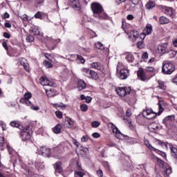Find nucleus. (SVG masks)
I'll return each instance as SVG.
<instances>
[{
	"instance_id": "f257e3e1",
	"label": "nucleus",
	"mask_w": 177,
	"mask_h": 177,
	"mask_svg": "<svg viewBox=\"0 0 177 177\" xmlns=\"http://www.w3.org/2000/svg\"><path fill=\"white\" fill-rule=\"evenodd\" d=\"M91 10L94 15V17L97 19H107V14L105 13L103 7L98 3H93L91 4Z\"/></svg>"
},
{
	"instance_id": "f03ea898",
	"label": "nucleus",
	"mask_w": 177,
	"mask_h": 177,
	"mask_svg": "<svg viewBox=\"0 0 177 177\" xmlns=\"http://www.w3.org/2000/svg\"><path fill=\"white\" fill-rule=\"evenodd\" d=\"M32 97V94L31 93L28 92L26 93L24 95V98L20 100V102L23 103V104H26L28 107H30L31 110H34L35 111H38L39 110V106H35L32 103L30 102V99Z\"/></svg>"
},
{
	"instance_id": "7ed1b4c3",
	"label": "nucleus",
	"mask_w": 177,
	"mask_h": 177,
	"mask_svg": "<svg viewBox=\"0 0 177 177\" xmlns=\"http://www.w3.org/2000/svg\"><path fill=\"white\" fill-rule=\"evenodd\" d=\"M175 71V65L169 61L162 62V73L166 75H171Z\"/></svg>"
},
{
	"instance_id": "20e7f679",
	"label": "nucleus",
	"mask_w": 177,
	"mask_h": 177,
	"mask_svg": "<svg viewBox=\"0 0 177 177\" xmlns=\"http://www.w3.org/2000/svg\"><path fill=\"white\" fill-rule=\"evenodd\" d=\"M117 73H118V77L120 80H127L128 78V75L129 74V71L127 70L122 64H118L117 66Z\"/></svg>"
},
{
	"instance_id": "39448f33",
	"label": "nucleus",
	"mask_w": 177,
	"mask_h": 177,
	"mask_svg": "<svg viewBox=\"0 0 177 177\" xmlns=\"http://www.w3.org/2000/svg\"><path fill=\"white\" fill-rule=\"evenodd\" d=\"M31 135H32V131L30 129V126H26L20 133V136L24 142L30 140Z\"/></svg>"
},
{
	"instance_id": "423d86ee",
	"label": "nucleus",
	"mask_w": 177,
	"mask_h": 177,
	"mask_svg": "<svg viewBox=\"0 0 177 177\" xmlns=\"http://www.w3.org/2000/svg\"><path fill=\"white\" fill-rule=\"evenodd\" d=\"M115 91L118 95L121 97H124L126 95H129L131 93L130 87H117Z\"/></svg>"
},
{
	"instance_id": "0eeeda50",
	"label": "nucleus",
	"mask_w": 177,
	"mask_h": 177,
	"mask_svg": "<svg viewBox=\"0 0 177 177\" xmlns=\"http://www.w3.org/2000/svg\"><path fill=\"white\" fill-rule=\"evenodd\" d=\"M151 32H153V26L151 24H147L140 37L142 39H145V38H146V35H150Z\"/></svg>"
},
{
	"instance_id": "6e6552de",
	"label": "nucleus",
	"mask_w": 177,
	"mask_h": 177,
	"mask_svg": "<svg viewBox=\"0 0 177 177\" xmlns=\"http://www.w3.org/2000/svg\"><path fill=\"white\" fill-rule=\"evenodd\" d=\"M142 115L147 120H153V118H156L157 114H156V113L153 112L152 111L147 109L143 111Z\"/></svg>"
},
{
	"instance_id": "1a4fd4ad",
	"label": "nucleus",
	"mask_w": 177,
	"mask_h": 177,
	"mask_svg": "<svg viewBox=\"0 0 177 177\" xmlns=\"http://www.w3.org/2000/svg\"><path fill=\"white\" fill-rule=\"evenodd\" d=\"M137 75L140 81H147L149 80V77H147L145 71H143V68H139L137 72Z\"/></svg>"
},
{
	"instance_id": "9d476101",
	"label": "nucleus",
	"mask_w": 177,
	"mask_h": 177,
	"mask_svg": "<svg viewBox=\"0 0 177 177\" xmlns=\"http://www.w3.org/2000/svg\"><path fill=\"white\" fill-rule=\"evenodd\" d=\"M39 153L43 156V157H49L50 156V149L41 147L39 149Z\"/></svg>"
},
{
	"instance_id": "9b49d317",
	"label": "nucleus",
	"mask_w": 177,
	"mask_h": 177,
	"mask_svg": "<svg viewBox=\"0 0 177 177\" xmlns=\"http://www.w3.org/2000/svg\"><path fill=\"white\" fill-rule=\"evenodd\" d=\"M126 34H127L129 38L132 39V41H136V39L139 38V32H138V30H132L129 32H126Z\"/></svg>"
},
{
	"instance_id": "f8f14e48",
	"label": "nucleus",
	"mask_w": 177,
	"mask_h": 177,
	"mask_svg": "<svg viewBox=\"0 0 177 177\" xmlns=\"http://www.w3.org/2000/svg\"><path fill=\"white\" fill-rule=\"evenodd\" d=\"M161 9L162 11L164 12V13H165V15H167V16H173L175 12L174 9H172V8L167 7L165 6H162Z\"/></svg>"
},
{
	"instance_id": "ddd939ff",
	"label": "nucleus",
	"mask_w": 177,
	"mask_h": 177,
	"mask_svg": "<svg viewBox=\"0 0 177 177\" xmlns=\"http://www.w3.org/2000/svg\"><path fill=\"white\" fill-rule=\"evenodd\" d=\"M41 84L43 86H55V82L45 77H41Z\"/></svg>"
},
{
	"instance_id": "4468645a",
	"label": "nucleus",
	"mask_w": 177,
	"mask_h": 177,
	"mask_svg": "<svg viewBox=\"0 0 177 177\" xmlns=\"http://www.w3.org/2000/svg\"><path fill=\"white\" fill-rule=\"evenodd\" d=\"M113 133H114L115 138L118 139H122L124 138V135L120 131L117 127L113 125L112 126Z\"/></svg>"
},
{
	"instance_id": "2eb2a0df",
	"label": "nucleus",
	"mask_w": 177,
	"mask_h": 177,
	"mask_svg": "<svg viewBox=\"0 0 177 177\" xmlns=\"http://www.w3.org/2000/svg\"><path fill=\"white\" fill-rule=\"evenodd\" d=\"M71 5L75 10H81V1L80 0H71Z\"/></svg>"
},
{
	"instance_id": "dca6fc26",
	"label": "nucleus",
	"mask_w": 177,
	"mask_h": 177,
	"mask_svg": "<svg viewBox=\"0 0 177 177\" xmlns=\"http://www.w3.org/2000/svg\"><path fill=\"white\" fill-rule=\"evenodd\" d=\"M145 143L147 147H148V149H150V150H153V151H156V153H160V154H162V156L163 157H166L165 153L161 152L156 148H154V147L151 146V145L150 144V142H149V140H145Z\"/></svg>"
},
{
	"instance_id": "f3484780",
	"label": "nucleus",
	"mask_w": 177,
	"mask_h": 177,
	"mask_svg": "<svg viewBox=\"0 0 177 177\" xmlns=\"http://www.w3.org/2000/svg\"><path fill=\"white\" fill-rule=\"evenodd\" d=\"M54 169L55 175H57V174H62V172H63L61 162H57L55 164H54Z\"/></svg>"
},
{
	"instance_id": "a211bd4d",
	"label": "nucleus",
	"mask_w": 177,
	"mask_h": 177,
	"mask_svg": "<svg viewBox=\"0 0 177 177\" xmlns=\"http://www.w3.org/2000/svg\"><path fill=\"white\" fill-rule=\"evenodd\" d=\"M156 52L159 55H164V53L167 52V45L162 44V45L158 46L156 50Z\"/></svg>"
},
{
	"instance_id": "6ab92c4d",
	"label": "nucleus",
	"mask_w": 177,
	"mask_h": 177,
	"mask_svg": "<svg viewBox=\"0 0 177 177\" xmlns=\"http://www.w3.org/2000/svg\"><path fill=\"white\" fill-rule=\"evenodd\" d=\"M19 62L21 63V65L23 66V67L26 71H30V66L28 65V62H27L26 59L20 58Z\"/></svg>"
},
{
	"instance_id": "aec40b11",
	"label": "nucleus",
	"mask_w": 177,
	"mask_h": 177,
	"mask_svg": "<svg viewBox=\"0 0 177 177\" xmlns=\"http://www.w3.org/2000/svg\"><path fill=\"white\" fill-rule=\"evenodd\" d=\"M46 93L48 97H53L57 95V91L55 88L46 89Z\"/></svg>"
},
{
	"instance_id": "412c9836",
	"label": "nucleus",
	"mask_w": 177,
	"mask_h": 177,
	"mask_svg": "<svg viewBox=\"0 0 177 177\" xmlns=\"http://www.w3.org/2000/svg\"><path fill=\"white\" fill-rule=\"evenodd\" d=\"M169 147L171 150V154L174 158H177V148L174 147V145L169 144Z\"/></svg>"
},
{
	"instance_id": "4be33fe9",
	"label": "nucleus",
	"mask_w": 177,
	"mask_h": 177,
	"mask_svg": "<svg viewBox=\"0 0 177 177\" xmlns=\"http://www.w3.org/2000/svg\"><path fill=\"white\" fill-rule=\"evenodd\" d=\"M82 73L84 75H85V77H87V78H90L92 70L88 68H82Z\"/></svg>"
},
{
	"instance_id": "5701e85b",
	"label": "nucleus",
	"mask_w": 177,
	"mask_h": 177,
	"mask_svg": "<svg viewBox=\"0 0 177 177\" xmlns=\"http://www.w3.org/2000/svg\"><path fill=\"white\" fill-rule=\"evenodd\" d=\"M77 88L79 91H82V89H85L86 88V84L83 80H79L77 82Z\"/></svg>"
},
{
	"instance_id": "b1692460",
	"label": "nucleus",
	"mask_w": 177,
	"mask_h": 177,
	"mask_svg": "<svg viewBox=\"0 0 177 177\" xmlns=\"http://www.w3.org/2000/svg\"><path fill=\"white\" fill-rule=\"evenodd\" d=\"M126 60L129 62V63H133L135 61V57H133V55L131 53H127L126 54Z\"/></svg>"
},
{
	"instance_id": "393cba45",
	"label": "nucleus",
	"mask_w": 177,
	"mask_h": 177,
	"mask_svg": "<svg viewBox=\"0 0 177 177\" xmlns=\"http://www.w3.org/2000/svg\"><path fill=\"white\" fill-rule=\"evenodd\" d=\"M171 21L169 19L166 17L162 16L159 18V23L160 24H168Z\"/></svg>"
},
{
	"instance_id": "a878e982",
	"label": "nucleus",
	"mask_w": 177,
	"mask_h": 177,
	"mask_svg": "<svg viewBox=\"0 0 177 177\" xmlns=\"http://www.w3.org/2000/svg\"><path fill=\"white\" fill-rule=\"evenodd\" d=\"M91 68H95V70H102V68H103V66L99 62H93L91 64Z\"/></svg>"
},
{
	"instance_id": "bb28decb",
	"label": "nucleus",
	"mask_w": 177,
	"mask_h": 177,
	"mask_svg": "<svg viewBox=\"0 0 177 177\" xmlns=\"http://www.w3.org/2000/svg\"><path fill=\"white\" fill-rule=\"evenodd\" d=\"M148 129L150 131V132H156V131L158 129V127L156 124V123H153L148 126Z\"/></svg>"
},
{
	"instance_id": "cd10ccee",
	"label": "nucleus",
	"mask_w": 177,
	"mask_h": 177,
	"mask_svg": "<svg viewBox=\"0 0 177 177\" xmlns=\"http://www.w3.org/2000/svg\"><path fill=\"white\" fill-rule=\"evenodd\" d=\"M156 7V3L153 1H149L146 6L145 8L147 9V10H151V9H153V8Z\"/></svg>"
},
{
	"instance_id": "c85d7f7f",
	"label": "nucleus",
	"mask_w": 177,
	"mask_h": 177,
	"mask_svg": "<svg viewBox=\"0 0 177 177\" xmlns=\"http://www.w3.org/2000/svg\"><path fill=\"white\" fill-rule=\"evenodd\" d=\"M32 32L35 35H39L40 37L44 36V32H39V29L37 27H35L32 29Z\"/></svg>"
},
{
	"instance_id": "c756f323",
	"label": "nucleus",
	"mask_w": 177,
	"mask_h": 177,
	"mask_svg": "<svg viewBox=\"0 0 177 177\" xmlns=\"http://www.w3.org/2000/svg\"><path fill=\"white\" fill-rule=\"evenodd\" d=\"M89 78H91V80H99V75L95 71H91Z\"/></svg>"
},
{
	"instance_id": "7c9ffc66",
	"label": "nucleus",
	"mask_w": 177,
	"mask_h": 177,
	"mask_svg": "<svg viewBox=\"0 0 177 177\" xmlns=\"http://www.w3.org/2000/svg\"><path fill=\"white\" fill-rule=\"evenodd\" d=\"M95 46L97 49H100V50H104V46L103 45V44H102V42L100 41H97L95 44Z\"/></svg>"
},
{
	"instance_id": "2f4dec72",
	"label": "nucleus",
	"mask_w": 177,
	"mask_h": 177,
	"mask_svg": "<svg viewBox=\"0 0 177 177\" xmlns=\"http://www.w3.org/2000/svg\"><path fill=\"white\" fill-rule=\"evenodd\" d=\"M53 131H54L55 133H60V132H62V125L61 124H57L54 127Z\"/></svg>"
},
{
	"instance_id": "473e14b6",
	"label": "nucleus",
	"mask_w": 177,
	"mask_h": 177,
	"mask_svg": "<svg viewBox=\"0 0 177 177\" xmlns=\"http://www.w3.org/2000/svg\"><path fill=\"white\" fill-rule=\"evenodd\" d=\"M19 17L21 20H23V21H30V20H31V18H30L28 15L26 14L21 15Z\"/></svg>"
},
{
	"instance_id": "72a5a7b5",
	"label": "nucleus",
	"mask_w": 177,
	"mask_h": 177,
	"mask_svg": "<svg viewBox=\"0 0 177 177\" xmlns=\"http://www.w3.org/2000/svg\"><path fill=\"white\" fill-rule=\"evenodd\" d=\"M154 161H156V162H158V164L160 165V167H164V161H162L161 159L157 158V157H154L153 158Z\"/></svg>"
},
{
	"instance_id": "f704fd0d",
	"label": "nucleus",
	"mask_w": 177,
	"mask_h": 177,
	"mask_svg": "<svg viewBox=\"0 0 177 177\" xmlns=\"http://www.w3.org/2000/svg\"><path fill=\"white\" fill-rule=\"evenodd\" d=\"M171 174H172V169H171V168H167V169L165 171L163 175H164V176H165V177H168V176H169V175H171Z\"/></svg>"
},
{
	"instance_id": "c9c22d12",
	"label": "nucleus",
	"mask_w": 177,
	"mask_h": 177,
	"mask_svg": "<svg viewBox=\"0 0 177 177\" xmlns=\"http://www.w3.org/2000/svg\"><path fill=\"white\" fill-rule=\"evenodd\" d=\"M54 107H56L57 109L62 108V109H66L67 107V105L63 104V103H59V104H53Z\"/></svg>"
},
{
	"instance_id": "e433bc0d",
	"label": "nucleus",
	"mask_w": 177,
	"mask_h": 177,
	"mask_svg": "<svg viewBox=\"0 0 177 177\" xmlns=\"http://www.w3.org/2000/svg\"><path fill=\"white\" fill-rule=\"evenodd\" d=\"M43 64L46 67V68H52V67H53V64L49 62V61H44Z\"/></svg>"
},
{
	"instance_id": "4c0bfd02",
	"label": "nucleus",
	"mask_w": 177,
	"mask_h": 177,
	"mask_svg": "<svg viewBox=\"0 0 177 177\" xmlns=\"http://www.w3.org/2000/svg\"><path fill=\"white\" fill-rule=\"evenodd\" d=\"M68 128H73L74 127V121L71 118L67 119Z\"/></svg>"
},
{
	"instance_id": "58836bf2",
	"label": "nucleus",
	"mask_w": 177,
	"mask_h": 177,
	"mask_svg": "<svg viewBox=\"0 0 177 177\" xmlns=\"http://www.w3.org/2000/svg\"><path fill=\"white\" fill-rule=\"evenodd\" d=\"M10 125L15 128H19V127H20V124L19 123V122H16V121L10 122Z\"/></svg>"
},
{
	"instance_id": "ea45409f",
	"label": "nucleus",
	"mask_w": 177,
	"mask_h": 177,
	"mask_svg": "<svg viewBox=\"0 0 177 177\" xmlns=\"http://www.w3.org/2000/svg\"><path fill=\"white\" fill-rule=\"evenodd\" d=\"M5 144V140L3 136H0V150H3V145Z\"/></svg>"
},
{
	"instance_id": "a19ab883",
	"label": "nucleus",
	"mask_w": 177,
	"mask_h": 177,
	"mask_svg": "<svg viewBox=\"0 0 177 177\" xmlns=\"http://www.w3.org/2000/svg\"><path fill=\"white\" fill-rule=\"evenodd\" d=\"M84 175H85V173L84 171H75V177H84Z\"/></svg>"
},
{
	"instance_id": "79ce46f5",
	"label": "nucleus",
	"mask_w": 177,
	"mask_h": 177,
	"mask_svg": "<svg viewBox=\"0 0 177 177\" xmlns=\"http://www.w3.org/2000/svg\"><path fill=\"white\" fill-rule=\"evenodd\" d=\"M80 110L81 111H88V105L83 104L82 105H80Z\"/></svg>"
},
{
	"instance_id": "37998d69",
	"label": "nucleus",
	"mask_w": 177,
	"mask_h": 177,
	"mask_svg": "<svg viewBox=\"0 0 177 177\" xmlns=\"http://www.w3.org/2000/svg\"><path fill=\"white\" fill-rule=\"evenodd\" d=\"M91 127L93 128H97L98 127H100V123L98 121L92 122Z\"/></svg>"
},
{
	"instance_id": "c03bdc74",
	"label": "nucleus",
	"mask_w": 177,
	"mask_h": 177,
	"mask_svg": "<svg viewBox=\"0 0 177 177\" xmlns=\"http://www.w3.org/2000/svg\"><path fill=\"white\" fill-rule=\"evenodd\" d=\"M157 143H158V145L162 146V147H168V144H167L166 142H164L160 140H157Z\"/></svg>"
},
{
	"instance_id": "a18cd8bd",
	"label": "nucleus",
	"mask_w": 177,
	"mask_h": 177,
	"mask_svg": "<svg viewBox=\"0 0 177 177\" xmlns=\"http://www.w3.org/2000/svg\"><path fill=\"white\" fill-rule=\"evenodd\" d=\"M176 51L174 50H170L169 51V55L170 56V57H175L176 56Z\"/></svg>"
},
{
	"instance_id": "49530a36",
	"label": "nucleus",
	"mask_w": 177,
	"mask_h": 177,
	"mask_svg": "<svg viewBox=\"0 0 177 177\" xmlns=\"http://www.w3.org/2000/svg\"><path fill=\"white\" fill-rule=\"evenodd\" d=\"M145 71L148 73H154V68L152 66H147Z\"/></svg>"
},
{
	"instance_id": "de8ad7c7",
	"label": "nucleus",
	"mask_w": 177,
	"mask_h": 177,
	"mask_svg": "<svg viewBox=\"0 0 177 177\" xmlns=\"http://www.w3.org/2000/svg\"><path fill=\"white\" fill-rule=\"evenodd\" d=\"M55 115L57 118H63V113L60 111H55Z\"/></svg>"
},
{
	"instance_id": "09e8293b",
	"label": "nucleus",
	"mask_w": 177,
	"mask_h": 177,
	"mask_svg": "<svg viewBox=\"0 0 177 177\" xmlns=\"http://www.w3.org/2000/svg\"><path fill=\"white\" fill-rule=\"evenodd\" d=\"M137 47L139 48V49H143V48H145V44L143 41H138L137 43Z\"/></svg>"
},
{
	"instance_id": "8fccbe9b",
	"label": "nucleus",
	"mask_w": 177,
	"mask_h": 177,
	"mask_svg": "<svg viewBox=\"0 0 177 177\" xmlns=\"http://www.w3.org/2000/svg\"><path fill=\"white\" fill-rule=\"evenodd\" d=\"M35 38L32 35H28L26 37V41L28 42H32L34 41Z\"/></svg>"
},
{
	"instance_id": "3c124183",
	"label": "nucleus",
	"mask_w": 177,
	"mask_h": 177,
	"mask_svg": "<svg viewBox=\"0 0 177 177\" xmlns=\"http://www.w3.org/2000/svg\"><path fill=\"white\" fill-rule=\"evenodd\" d=\"M158 106H159V111L158 113V115H160L161 113L164 111V108H162V105L160 102L158 103Z\"/></svg>"
},
{
	"instance_id": "603ef678",
	"label": "nucleus",
	"mask_w": 177,
	"mask_h": 177,
	"mask_svg": "<svg viewBox=\"0 0 177 177\" xmlns=\"http://www.w3.org/2000/svg\"><path fill=\"white\" fill-rule=\"evenodd\" d=\"M35 19H42V14L41 13V12H37L35 15Z\"/></svg>"
},
{
	"instance_id": "864d4df0",
	"label": "nucleus",
	"mask_w": 177,
	"mask_h": 177,
	"mask_svg": "<svg viewBox=\"0 0 177 177\" xmlns=\"http://www.w3.org/2000/svg\"><path fill=\"white\" fill-rule=\"evenodd\" d=\"M77 59L80 60V62L82 63V64H84L85 63V59L82 57V56L77 55Z\"/></svg>"
},
{
	"instance_id": "5fc2aeb1",
	"label": "nucleus",
	"mask_w": 177,
	"mask_h": 177,
	"mask_svg": "<svg viewBox=\"0 0 177 177\" xmlns=\"http://www.w3.org/2000/svg\"><path fill=\"white\" fill-rule=\"evenodd\" d=\"M142 59H143L144 60L149 59V53H147L146 52L143 53L142 55Z\"/></svg>"
},
{
	"instance_id": "6e6d98bb",
	"label": "nucleus",
	"mask_w": 177,
	"mask_h": 177,
	"mask_svg": "<svg viewBox=\"0 0 177 177\" xmlns=\"http://www.w3.org/2000/svg\"><path fill=\"white\" fill-rule=\"evenodd\" d=\"M92 136H93V138H94V139H97V138H100V133L95 132L92 134Z\"/></svg>"
},
{
	"instance_id": "4d7b16f0",
	"label": "nucleus",
	"mask_w": 177,
	"mask_h": 177,
	"mask_svg": "<svg viewBox=\"0 0 177 177\" xmlns=\"http://www.w3.org/2000/svg\"><path fill=\"white\" fill-rule=\"evenodd\" d=\"M159 82L160 89H165V85L164 84V82Z\"/></svg>"
},
{
	"instance_id": "13d9d810",
	"label": "nucleus",
	"mask_w": 177,
	"mask_h": 177,
	"mask_svg": "<svg viewBox=\"0 0 177 177\" xmlns=\"http://www.w3.org/2000/svg\"><path fill=\"white\" fill-rule=\"evenodd\" d=\"M81 140L82 142H88V140H89V137H88V136H84Z\"/></svg>"
},
{
	"instance_id": "bf43d9fd",
	"label": "nucleus",
	"mask_w": 177,
	"mask_h": 177,
	"mask_svg": "<svg viewBox=\"0 0 177 177\" xmlns=\"http://www.w3.org/2000/svg\"><path fill=\"white\" fill-rule=\"evenodd\" d=\"M132 115V111L131 109H127L126 111V116L131 117Z\"/></svg>"
},
{
	"instance_id": "052dcab7",
	"label": "nucleus",
	"mask_w": 177,
	"mask_h": 177,
	"mask_svg": "<svg viewBox=\"0 0 177 177\" xmlns=\"http://www.w3.org/2000/svg\"><path fill=\"white\" fill-rule=\"evenodd\" d=\"M96 174L97 175L98 177H103V171L102 170H97L96 171Z\"/></svg>"
},
{
	"instance_id": "680f3d73",
	"label": "nucleus",
	"mask_w": 177,
	"mask_h": 177,
	"mask_svg": "<svg viewBox=\"0 0 177 177\" xmlns=\"http://www.w3.org/2000/svg\"><path fill=\"white\" fill-rule=\"evenodd\" d=\"M2 45H3V48L6 49V50H8L9 49V48L8 47V44L6 43V41H3L2 43Z\"/></svg>"
},
{
	"instance_id": "e2e57ef3",
	"label": "nucleus",
	"mask_w": 177,
	"mask_h": 177,
	"mask_svg": "<svg viewBox=\"0 0 177 177\" xmlns=\"http://www.w3.org/2000/svg\"><path fill=\"white\" fill-rule=\"evenodd\" d=\"M73 143L75 144V145L77 146V147H80V142H78L77 141V140L73 139Z\"/></svg>"
},
{
	"instance_id": "0e129e2a",
	"label": "nucleus",
	"mask_w": 177,
	"mask_h": 177,
	"mask_svg": "<svg viewBox=\"0 0 177 177\" xmlns=\"http://www.w3.org/2000/svg\"><path fill=\"white\" fill-rule=\"evenodd\" d=\"M131 1L133 5H138L139 2H140V0H131Z\"/></svg>"
},
{
	"instance_id": "69168bd1",
	"label": "nucleus",
	"mask_w": 177,
	"mask_h": 177,
	"mask_svg": "<svg viewBox=\"0 0 177 177\" xmlns=\"http://www.w3.org/2000/svg\"><path fill=\"white\" fill-rule=\"evenodd\" d=\"M127 20H133V15H128L127 17Z\"/></svg>"
},
{
	"instance_id": "338daca9",
	"label": "nucleus",
	"mask_w": 177,
	"mask_h": 177,
	"mask_svg": "<svg viewBox=\"0 0 177 177\" xmlns=\"http://www.w3.org/2000/svg\"><path fill=\"white\" fill-rule=\"evenodd\" d=\"M9 13L8 12H5L3 16V19H9Z\"/></svg>"
},
{
	"instance_id": "774afa93",
	"label": "nucleus",
	"mask_w": 177,
	"mask_h": 177,
	"mask_svg": "<svg viewBox=\"0 0 177 177\" xmlns=\"http://www.w3.org/2000/svg\"><path fill=\"white\" fill-rule=\"evenodd\" d=\"M173 45L174 46H175L176 48H177V39H174L173 41Z\"/></svg>"
}]
</instances>
